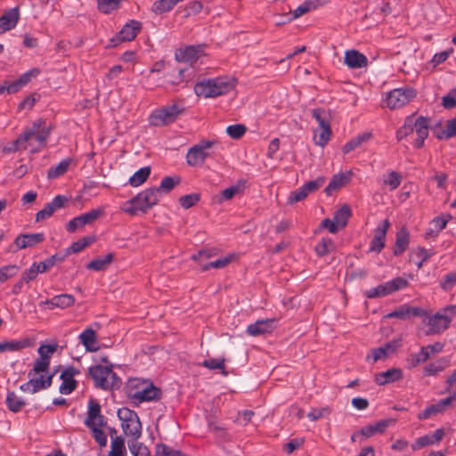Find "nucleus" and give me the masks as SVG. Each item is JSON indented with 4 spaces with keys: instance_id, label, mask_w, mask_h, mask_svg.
I'll return each instance as SVG.
<instances>
[{
    "instance_id": "nucleus-1",
    "label": "nucleus",
    "mask_w": 456,
    "mask_h": 456,
    "mask_svg": "<svg viewBox=\"0 0 456 456\" xmlns=\"http://www.w3.org/2000/svg\"><path fill=\"white\" fill-rule=\"evenodd\" d=\"M236 85V80L231 77H218L204 79L194 86L195 94L204 98H215L231 92Z\"/></svg>"
},
{
    "instance_id": "nucleus-2",
    "label": "nucleus",
    "mask_w": 456,
    "mask_h": 456,
    "mask_svg": "<svg viewBox=\"0 0 456 456\" xmlns=\"http://www.w3.org/2000/svg\"><path fill=\"white\" fill-rule=\"evenodd\" d=\"M160 199L159 189L149 188L138 193L135 197L126 200L121 206V210L131 216L139 212L145 213L155 206Z\"/></svg>"
},
{
    "instance_id": "nucleus-3",
    "label": "nucleus",
    "mask_w": 456,
    "mask_h": 456,
    "mask_svg": "<svg viewBox=\"0 0 456 456\" xmlns=\"http://www.w3.org/2000/svg\"><path fill=\"white\" fill-rule=\"evenodd\" d=\"M423 323L428 327L427 335L440 334L449 328L452 319L456 316V306L449 305L435 314H427L424 312Z\"/></svg>"
},
{
    "instance_id": "nucleus-4",
    "label": "nucleus",
    "mask_w": 456,
    "mask_h": 456,
    "mask_svg": "<svg viewBox=\"0 0 456 456\" xmlns=\"http://www.w3.org/2000/svg\"><path fill=\"white\" fill-rule=\"evenodd\" d=\"M126 394L129 398L140 403L159 399L160 391L151 382L131 379L126 385Z\"/></svg>"
},
{
    "instance_id": "nucleus-5",
    "label": "nucleus",
    "mask_w": 456,
    "mask_h": 456,
    "mask_svg": "<svg viewBox=\"0 0 456 456\" xmlns=\"http://www.w3.org/2000/svg\"><path fill=\"white\" fill-rule=\"evenodd\" d=\"M112 368L113 364L110 363L106 366L96 364L88 369V372L97 387L103 390H112L119 387L121 380Z\"/></svg>"
},
{
    "instance_id": "nucleus-6",
    "label": "nucleus",
    "mask_w": 456,
    "mask_h": 456,
    "mask_svg": "<svg viewBox=\"0 0 456 456\" xmlns=\"http://www.w3.org/2000/svg\"><path fill=\"white\" fill-rule=\"evenodd\" d=\"M51 134V126L45 121L38 119L24 133L27 138V145L31 152L39 151L46 145L47 139Z\"/></svg>"
},
{
    "instance_id": "nucleus-7",
    "label": "nucleus",
    "mask_w": 456,
    "mask_h": 456,
    "mask_svg": "<svg viewBox=\"0 0 456 456\" xmlns=\"http://www.w3.org/2000/svg\"><path fill=\"white\" fill-rule=\"evenodd\" d=\"M118 417L121 422V428L129 441L138 440L142 436V424L137 413L128 408L118 409Z\"/></svg>"
},
{
    "instance_id": "nucleus-8",
    "label": "nucleus",
    "mask_w": 456,
    "mask_h": 456,
    "mask_svg": "<svg viewBox=\"0 0 456 456\" xmlns=\"http://www.w3.org/2000/svg\"><path fill=\"white\" fill-rule=\"evenodd\" d=\"M416 97V92L411 87H401L390 91L386 98L387 106L391 110L400 109Z\"/></svg>"
},
{
    "instance_id": "nucleus-9",
    "label": "nucleus",
    "mask_w": 456,
    "mask_h": 456,
    "mask_svg": "<svg viewBox=\"0 0 456 456\" xmlns=\"http://www.w3.org/2000/svg\"><path fill=\"white\" fill-rule=\"evenodd\" d=\"M215 144L214 141H201L189 149L186 162L191 167H200L209 156V149Z\"/></svg>"
},
{
    "instance_id": "nucleus-10",
    "label": "nucleus",
    "mask_w": 456,
    "mask_h": 456,
    "mask_svg": "<svg viewBox=\"0 0 456 456\" xmlns=\"http://www.w3.org/2000/svg\"><path fill=\"white\" fill-rule=\"evenodd\" d=\"M211 256L212 253L209 250H200L191 257L193 260L199 262L202 271H207L210 268L222 269L232 263L236 257L234 254H230L216 260L204 263L205 260L210 258Z\"/></svg>"
},
{
    "instance_id": "nucleus-11",
    "label": "nucleus",
    "mask_w": 456,
    "mask_h": 456,
    "mask_svg": "<svg viewBox=\"0 0 456 456\" xmlns=\"http://www.w3.org/2000/svg\"><path fill=\"white\" fill-rule=\"evenodd\" d=\"M175 60L179 62L190 64L191 67L195 66L199 61L201 63V59L206 56L203 45H189L184 48H180L175 52Z\"/></svg>"
},
{
    "instance_id": "nucleus-12",
    "label": "nucleus",
    "mask_w": 456,
    "mask_h": 456,
    "mask_svg": "<svg viewBox=\"0 0 456 456\" xmlns=\"http://www.w3.org/2000/svg\"><path fill=\"white\" fill-rule=\"evenodd\" d=\"M105 209L103 207L94 208L77 217L72 218L66 225L69 232H75L77 229L83 228L86 224H90L99 217L104 216Z\"/></svg>"
},
{
    "instance_id": "nucleus-13",
    "label": "nucleus",
    "mask_w": 456,
    "mask_h": 456,
    "mask_svg": "<svg viewBox=\"0 0 456 456\" xmlns=\"http://www.w3.org/2000/svg\"><path fill=\"white\" fill-rule=\"evenodd\" d=\"M40 74L38 68H33L23 73L19 78L12 82H4V86L8 94H16L25 87L33 78Z\"/></svg>"
},
{
    "instance_id": "nucleus-14",
    "label": "nucleus",
    "mask_w": 456,
    "mask_h": 456,
    "mask_svg": "<svg viewBox=\"0 0 456 456\" xmlns=\"http://www.w3.org/2000/svg\"><path fill=\"white\" fill-rule=\"evenodd\" d=\"M179 112L180 110L176 105L163 108L151 116V124L153 126H163L171 123L175 119Z\"/></svg>"
},
{
    "instance_id": "nucleus-15",
    "label": "nucleus",
    "mask_w": 456,
    "mask_h": 456,
    "mask_svg": "<svg viewBox=\"0 0 456 456\" xmlns=\"http://www.w3.org/2000/svg\"><path fill=\"white\" fill-rule=\"evenodd\" d=\"M53 376V374H42L39 378H31L28 382L22 384L20 388L24 393L36 394L52 385Z\"/></svg>"
},
{
    "instance_id": "nucleus-16",
    "label": "nucleus",
    "mask_w": 456,
    "mask_h": 456,
    "mask_svg": "<svg viewBox=\"0 0 456 456\" xmlns=\"http://www.w3.org/2000/svg\"><path fill=\"white\" fill-rule=\"evenodd\" d=\"M85 424L88 428L103 427L106 424L104 416L101 414V406L94 399H90L88 402V411Z\"/></svg>"
},
{
    "instance_id": "nucleus-17",
    "label": "nucleus",
    "mask_w": 456,
    "mask_h": 456,
    "mask_svg": "<svg viewBox=\"0 0 456 456\" xmlns=\"http://www.w3.org/2000/svg\"><path fill=\"white\" fill-rule=\"evenodd\" d=\"M413 122V134H416L417 138L414 141V146L420 148L424 144L425 139L428 135L429 121L424 117H416L412 115Z\"/></svg>"
},
{
    "instance_id": "nucleus-18",
    "label": "nucleus",
    "mask_w": 456,
    "mask_h": 456,
    "mask_svg": "<svg viewBox=\"0 0 456 456\" xmlns=\"http://www.w3.org/2000/svg\"><path fill=\"white\" fill-rule=\"evenodd\" d=\"M276 319H262L247 327L248 335L256 337L266 333H271L276 328Z\"/></svg>"
},
{
    "instance_id": "nucleus-19",
    "label": "nucleus",
    "mask_w": 456,
    "mask_h": 456,
    "mask_svg": "<svg viewBox=\"0 0 456 456\" xmlns=\"http://www.w3.org/2000/svg\"><path fill=\"white\" fill-rule=\"evenodd\" d=\"M20 20V12L18 7L12 8L5 12L0 17V34H4L14 28Z\"/></svg>"
},
{
    "instance_id": "nucleus-20",
    "label": "nucleus",
    "mask_w": 456,
    "mask_h": 456,
    "mask_svg": "<svg viewBox=\"0 0 456 456\" xmlns=\"http://www.w3.org/2000/svg\"><path fill=\"white\" fill-rule=\"evenodd\" d=\"M77 373L78 371L74 368H68L61 372L60 378L62 382L59 387L61 394L69 395L75 390L77 387V381L74 379V376Z\"/></svg>"
},
{
    "instance_id": "nucleus-21",
    "label": "nucleus",
    "mask_w": 456,
    "mask_h": 456,
    "mask_svg": "<svg viewBox=\"0 0 456 456\" xmlns=\"http://www.w3.org/2000/svg\"><path fill=\"white\" fill-rule=\"evenodd\" d=\"M75 303V298L70 294H61L53 297L49 300H45L40 303V305H46V308L53 310L54 308L64 309L71 306Z\"/></svg>"
},
{
    "instance_id": "nucleus-22",
    "label": "nucleus",
    "mask_w": 456,
    "mask_h": 456,
    "mask_svg": "<svg viewBox=\"0 0 456 456\" xmlns=\"http://www.w3.org/2000/svg\"><path fill=\"white\" fill-rule=\"evenodd\" d=\"M45 240V235L42 232L21 234L14 240V244L18 249H24L32 248L41 243Z\"/></svg>"
},
{
    "instance_id": "nucleus-23",
    "label": "nucleus",
    "mask_w": 456,
    "mask_h": 456,
    "mask_svg": "<svg viewBox=\"0 0 456 456\" xmlns=\"http://www.w3.org/2000/svg\"><path fill=\"white\" fill-rule=\"evenodd\" d=\"M444 436V430L443 428H438L432 435H426L418 438L411 444V448L413 451H418L428 445L437 444L443 439Z\"/></svg>"
},
{
    "instance_id": "nucleus-24",
    "label": "nucleus",
    "mask_w": 456,
    "mask_h": 456,
    "mask_svg": "<svg viewBox=\"0 0 456 456\" xmlns=\"http://www.w3.org/2000/svg\"><path fill=\"white\" fill-rule=\"evenodd\" d=\"M344 62L350 69H361L367 66L368 59L356 50H347L345 53Z\"/></svg>"
},
{
    "instance_id": "nucleus-25",
    "label": "nucleus",
    "mask_w": 456,
    "mask_h": 456,
    "mask_svg": "<svg viewBox=\"0 0 456 456\" xmlns=\"http://www.w3.org/2000/svg\"><path fill=\"white\" fill-rule=\"evenodd\" d=\"M424 315V311L419 307H412L408 305H403L395 311L387 314V318H398L401 320H408L413 316Z\"/></svg>"
},
{
    "instance_id": "nucleus-26",
    "label": "nucleus",
    "mask_w": 456,
    "mask_h": 456,
    "mask_svg": "<svg viewBox=\"0 0 456 456\" xmlns=\"http://www.w3.org/2000/svg\"><path fill=\"white\" fill-rule=\"evenodd\" d=\"M32 346V340L29 338L20 339L5 340L0 342V353L20 352Z\"/></svg>"
},
{
    "instance_id": "nucleus-27",
    "label": "nucleus",
    "mask_w": 456,
    "mask_h": 456,
    "mask_svg": "<svg viewBox=\"0 0 456 456\" xmlns=\"http://www.w3.org/2000/svg\"><path fill=\"white\" fill-rule=\"evenodd\" d=\"M403 379V370L399 368H392L375 375V382L379 386L393 383Z\"/></svg>"
},
{
    "instance_id": "nucleus-28",
    "label": "nucleus",
    "mask_w": 456,
    "mask_h": 456,
    "mask_svg": "<svg viewBox=\"0 0 456 456\" xmlns=\"http://www.w3.org/2000/svg\"><path fill=\"white\" fill-rule=\"evenodd\" d=\"M79 341L86 351L96 352L99 349L96 332L92 328H86L80 335Z\"/></svg>"
},
{
    "instance_id": "nucleus-29",
    "label": "nucleus",
    "mask_w": 456,
    "mask_h": 456,
    "mask_svg": "<svg viewBox=\"0 0 456 456\" xmlns=\"http://www.w3.org/2000/svg\"><path fill=\"white\" fill-rule=\"evenodd\" d=\"M390 420L381 419L373 424H370L361 429V435L366 438L371 437L376 434H382L389 427Z\"/></svg>"
},
{
    "instance_id": "nucleus-30",
    "label": "nucleus",
    "mask_w": 456,
    "mask_h": 456,
    "mask_svg": "<svg viewBox=\"0 0 456 456\" xmlns=\"http://www.w3.org/2000/svg\"><path fill=\"white\" fill-rule=\"evenodd\" d=\"M141 28V22L132 20L129 22H127L119 31L120 37H122V39H124L125 42L132 41L135 38L137 34L140 32Z\"/></svg>"
},
{
    "instance_id": "nucleus-31",
    "label": "nucleus",
    "mask_w": 456,
    "mask_h": 456,
    "mask_svg": "<svg viewBox=\"0 0 456 456\" xmlns=\"http://www.w3.org/2000/svg\"><path fill=\"white\" fill-rule=\"evenodd\" d=\"M450 361L447 358H440L434 362L425 366L423 372L425 376H436L449 366Z\"/></svg>"
},
{
    "instance_id": "nucleus-32",
    "label": "nucleus",
    "mask_w": 456,
    "mask_h": 456,
    "mask_svg": "<svg viewBox=\"0 0 456 456\" xmlns=\"http://www.w3.org/2000/svg\"><path fill=\"white\" fill-rule=\"evenodd\" d=\"M395 345L394 343H387L383 346L378 347L371 352V355L367 356V360L370 361L372 358V362H376L379 360L386 359L390 354L395 352Z\"/></svg>"
},
{
    "instance_id": "nucleus-33",
    "label": "nucleus",
    "mask_w": 456,
    "mask_h": 456,
    "mask_svg": "<svg viewBox=\"0 0 456 456\" xmlns=\"http://www.w3.org/2000/svg\"><path fill=\"white\" fill-rule=\"evenodd\" d=\"M371 137L372 134L370 132H365L363 134H358L343 146V152L346 154L355 150L356 148L360 147L362 143L369 142Z\"/></svg>"
},
{
    "instance_id": "nucleus-34",
    "label": "nucleus",
    "mask_w": 456,
    "mask_h": 456,
    "mask_svg": "<svg viewBox=\"0 0 456 456\" xmlns=\"http://www.w3.org/2000/svg\"><path fill=\"white\" fill-rule=\"evenodd\" d=\"M410 242V235L406 229H401L396 233L395 245L394 248V254L395 256L401 255L405 251Z\"/></svg>"
},
{
    "instance_id": "nucleus-35",
    "label": "nucleus",
    "mask_w": 456,
    "mask_h": 456,
    "mask_svg": "<svg viewBox=\"0 0 456 456\" xmlns=\"http://www.w3.org/2000/svg\"><path fill=\"white\" fill-rule=\"evenodd\" d=\"M331 136V127L322 126V128L314 129V142L320 147H324L330 141Z\"/></svg>"
},
{
    "instance_id": "nucleus-36",
    "label": "nucleus",
    "mask_w": 456,
    "mask_h": 456,
    "mask_svg": "<svg viewBox=\"0 0 456 456\" xmlns=\"http://www.w3.org/2000/svg\"><path fill=\"white\" fill-rule=\"evenodd\" d=\"M72 160L71 159H64L59 164L52 167L47 172V178L49 180L56 179L63 175L69 168Z\"/></svg>"
},
{
    "instance_id": "nucleus-37",
    "label": "nucleus",
    "mask_w": 456,
    "mask_h": 456,
    "mask_svg": "<svg viewBox=\"0 0 456 456\" xmlns=\"http://www.w3.org/2000/svg\"><path fill=\"white\" fill-rule=\"evenodd\" d=\"M27 149H28V146L27 145V138L23 134H21L16 140L4 146L3 151L4 153H12L20 150Z\"/></svg>"
},
{
    "instance_id": "nucleus-38",
    "label": "nucleus",
    "mask_w": 456,
    "mask_h": 456,
    "mask_svg": "<svg viewBox=\"0 0 456 456\" xmlns=\"http://www.w3.org/2000/svg\"><path fill=\"white\" fill-rule=\"evenodd\" d=\"M8 409L13 412H19L25 406V401L18 396L14 392H10L6 396Z\"/></svg>"
},
{
    "instance_id": "nucleus-39",
    "label": "nucleus",
    "mask_w": 456,
    "mask_h": 456,
    "mask_svg": "<svg viewBox=\"0 0 456 456\" xmlns=\"http://www.w3.org/2000/svg\"><path fill=\"white\" fill-rule=\"evenodd\" d=\"M151 174L150 167H144L137 170L129 179V184L133 187H138L142 184Z\"/></svg>"
},
{
    "instance_id": "nucleus-40",
    "label": "nucleus",
    "mask_w": 456,
    "mask_h": 456,
    "mask_svg": "<svg viewBox=\"0 0 456 456\" xmlns=\"http://www.w3.org/2000/svg\"><path fill=\"white\" fill-rule=\"evenodd\" d=\"M350 216H351V209H350L349 206L343 205L340 208H338L334 213L333 219L342 229L346 225Z\"/></svg>"
},
{
    "instance_id": "nucleus-41",
    "label": "nucleus",
    "mask_w": 456,
    "mask_h": 456,
    "mask_svg": "<svg viewBox=\"0 0 456 456\" xmlns=\"http://www.w3.org/2000/svg\"><path fill=\"white\" fill-rule=\"evenodd\" d=\"M95 241V236H86L79 239L76 242H73L71 246L67 249L69 254L77 253L85 249L87 246L91 245Z\"/></svg>"
},
{
    "instance_id": "nucleus-42",
    "label": "nucleus",
    "mask_w": 456,
    "mask_h": 456,
    "mask_svg": "<svg viewBox=\"0 0 456 456\" xmlns=\"http://www.w3.org/2000/svg\"><path fill=\"white\" fill-rule=\"evenodd\" d=\"M126 450L125 447L124 439L122 437L117 436L116 438L111 440L110 444V451L109 452V456H126Z\"/></svg>"
},
{
    "instance_id": "nucleus-43",
    "label": "nucleus",
    "mask_w": 456,
    "mask_h": 456,
    "mask_svg": "<svg viewBox=\"0 0 456 456\" xmlns=\"http://www.w3.org/2000/svg\"><path fill=\"white\" fill-rule=\"evenodd\" d=\"M312 116L318 123V127L330 126V115L323 109L312 110Z\"/></svg>"
},
{
    "instance_id": "nucleus-44",
    "label": "nucleus",
    "mask_w": 456,
    "mask_h": 456,
    "mask_svg": "<svg viewBox=\"0 0 456 456\" xmlns=\"http://www.w3.org/2000/svg\"><path fill=\"white\" fill-rule=\"evenodd\" d=\"M112 258V254H108L102 258H97L91 261L86 267L87 269L94 271L104 270L111 263Z\"/></svg>"
},
{
    "instance_id": "nucleus-45",
    "label": "nucleus",
    "mask_w": 456,
    "mask_h": 456,
    "mask_svg": "<svg viewBox=\"0 0 456 456\" xmlns=\"http://www.w3.org/2000/svg\"><path fill=\"white\" fill-rule=\"evenodd\" d=\"M128 448L133 456H151L147 446L142 443H139L137 440L129 441Z\"/></svg>"
},
{
    "instance_id": "nucleus-46",
    "label": "nucleus",
    "mask_w": 456,
    "mask_h": 456,
    "mask_svg": "<svg viewBox=\"0 0 456 456\" xmlns=\"http://www.w3.org/2000/svg\"><path fill=\"white\" fill-rule=\"evenodd\" d=\"M429 359V355L427 352H424L421 348L419 353L411 354L407 358V363L409 368H415L420 363L425 362Z\"/></svg>"
},
{
    "instance_id": "nucleus-47",
    "label": "nucleus",
    "mask_w": 456,
    "mask_h": 456,
    "mask_svg": "<svg viewBox=\"0 0 456 456\" xmlns=\"http://www.w3.org/2000/svg\"><path fill=\"white\" fill-rule=\"evenodd\" d=\"M120 3L121 0H97L99 11L106 14L117 10Z\"/></svg>"
},
{
    "instance_id": "nucleus-48",
    "label": "nucleus",
    "mask_w": 456,
    "mask_h": 456,
    "mask_svg": "<svg viewBox=\"0 0 456 456\" xmlns=\"http://www.w3.org/2000/svg\"><path fill=\"white\" fill-rule=\"evenodd\" d=\"M346 176L343 174L335 175L325 188L326 194L330 195L333 191L339 189L346 183Z\"/></svg>"
},
{
    "instance_id": "nucleus-49",
    "label": "nucleus",
    "mask_w": 456,
    "mask_h": 456,
    "mask_svg": "<svg viewBox=\"0 0 456 456\" xmlns=\"http://www.w3.org/2000/svg\"><path fill=\"white\" fill-rule=\"evenodd\" d=\"M50 365V360H46L45 358H37L35 362L33 369L28 372V377L36 374H44L47 372Z\"/></svg>"
},
{
    "instance_id": "nucleus-50",
    "label": "nucleus",
    "mask_w": 456,
    "mask_h": 456,
    "mask_svg": "<svg viewBox=\"0 0 456 456\" xmlns=\"http://www.w3.org/2000/svg\"><path fill=\"white\" fill-rule=\"evenodd\" d=\"M175 5V1L173 0H159L153 4L151 10L157 14H161L169 12Z\"/></svg>"
},
{
    "instance_id": "nucleus-51",
    "label": "nucleus",
    "mask_w": 456,
    "mask_h": 456,
    "mask_svg": "<svg viewBox=\"0 0 456 456\" xmlns=\"http://www.w3.org/2000/svg\"><path fill=\"white\" fill-rule=\"evenodd\" d=\"M411 134H413L412 116L406 118L403 126L396 132V138L398 141H401Z\"/></svg>"
},
{
    "instance_id": "nucleus-52",
    "label": "nucleus",
    "mask_w": 456,
    "mask_h": 456,
    "mask_svg": "<svg viewBox=\"0 0 456 456\" xmlns=\"http://www.w3.org/2000/svg\"><path fill=\"white\" fill-rule=\"evenodd\" d=\"M391 294L387 287V282L380 284L375 288L368 289L364 292V295L369 298H374L379 297H385Z\"/></svg>"
},
{
    "instance_id": "nucleus-53",
    "label": "nucleus",
    "mask_w": 456,
    "mask_h": 456,
    "mask_svg": "<svg viewBox=\"0 0 456 456\" xmlns=\"http://www.w3.org/2000/svg\"><path fill=\"white\" fill-rule=\"evenodd\" d=\"M430 253L427 249L423 248H418L412 253V259L419 269L422 267L424 262H426L430 257Z\"/></svg>"
},
{
    "instance_id": "nucleus-54",
    "label": "nucleus",
    "mask_w": 456,
    "mask_h": 456,
    "mask_svg": "<svg viewBox=\"0 0 456 456\" xmlns=\"http://www.w3.org/2000/svg\"><path fill=\"white\" fill-rule=\"evenodd\" d=\"M456 135V118L447 121L444 129L437 134L440 139H449Z\"/></svg>"
},
{
    "instance_id": "nucleus-55",
    "label": "nucleus",
    "mask_w": 456,
    "mask_h": 456,
    "mask_svg": "<svg viewBox=\"0 0 456 456\" xmlns=\"http://www.w3.org/2000/svg\"><path fill=\"white\" fill-rule=\"evenodd\" d=\"M316 4L314 1H305L302 4H300L297 8L293 11L292 19L299 18L300 16L305 14L309 11L316 8Z\"/></svg>"
},
{
    "instance_id": "nucleus-56",
    "label": "nucleus",
    "mask_w": 456,
    "mask_h": 456,
    "mask_svg": "<svg viewBox=\"0 0 456 456\" xmlns=\"http://www.w3.org/2000/svg\"><path fill=\"white\" fill-rule=\"evenodd\" d=\"M247 128L244 125L236 124L226 127L227 134L232 139H240L246 133Z\"/></svg>"
},
{
    "instance_id": "nucleus-57",
    "label": "nucleus",
    "mask_w": 456,
    "mask_h": 456,
    "mask_svg": "<svg viewBox=\"0 0 456 456\" xmlns=\"http://www.w3.org/2000/svg\"><path fill=\"white\" fill-rule=\"evenodd\" d=\"M384 183L388 185L391 191L395 190L401 183V175L395 171H391L384 176Z\"/></svg>"
},
{
    "instance_id": "nucleus-58",
    "label": "nucleus",
    "mask_w": 456,
    "mask_h": 456,
    "mask_svg": "<svg viewBox=\"0 0 456 456\" xmlns=\"http://www.w3.org/2000/svg\"><path fill=\"white\" fill-rule=\"evenodd\" d=\"M390 293L398 291L407 287L408 281L404 278L396 277L391 281H387Z\"/></svg>"
},
{
    "instance_id": "nucleus-59",
    "label": "nucleus",
    "mask_w": 456,
    "mask_h": 456,
    "mask_svg": "<svg viewBox=\"0 0 456 456\" xmlns=\"http://www.w3.org/2000/svg\"><path fill=\"white\" fill-rule=\"evenodd\" d=\"M19 267L15 265H4L0 268V282H4L13 277L18 273Z\"/></svg>"
},
{
    "instance_id": "nucleus-60",
    "label": "nucleus",
    "mask_w": 456,
    "mask_h": 456,
    "mask_svg": "<svg viewBox=\"0 0 456 456\" xmlns=\"http://www.w3.org/2000/svg\"><path fill=\"white\" fill-rule=\"evenodd\" d=\"M199 200L200 195L197 193H192L181 197L179 202L183 208L188 209L194 206Z\"/></svg>"
},
{
    "instance_id": "nucleus-61",
    "label": "nucleus",
    "mask_w": 456,
    "mask_h": 456,
    "mask_svg": "<svg viewBox=\"0 0 456 456\" xmlns=\"http://www.w3.org/2000/svg\"><path fill=\"white\" fill-rule=\"evenodd\" d=\"M331 410L330 407L314 408L307 414V417L312 421H316L330 413Z\"/></svg>"
},
{
    "instance_id": "nucleus-62",
    "label": "nucleus",
    "mask_w": 456,
    "mask_h": 456,
    "mask_svg": "<svg viewBox=\"0 0 456 456\" xmlns=\"http://www.w3.org/2000/svg\"><path fill=\"white\" fill-rule=\"evenodd\" d=\"M180 182L179 178H175L171 176H167L162 179L160 185L158 189L160 191L168 192L170 191L176 184Z\"/></svg>"
},
{
    "instance_id": "nucleus-63",
    "label": "nucleus",
    "mask_w": 456,
    "mask_h": 456,
    "mask_svg": "<svg viewBox=\"0 0 456 456\" xmlns=\"http://www.w3.org/2000/svg\"><path fill=\"white\" fill-rule=\"evenodd\" d=\"M333 246L332 240L330 239H322L316 246L315 251L318 256L327 255L330 248Z\"/></svg>"
},
{
    "instance_id": "nucleus-64",
    "label": "nucleus",
    "mask_w": 456,
    "mask_h": 456,
    "mask_svg": "<svg viewBox=\"0 0 456 456\" xmlns=\"http://www.w3.org/2000/svg\"><path fill=\"white\" fill-rule=\"evenodd\" d=\"M156 456H184L181 452L173 450L165 444L157 446Z\"/></svg>"
}]
</instances>
